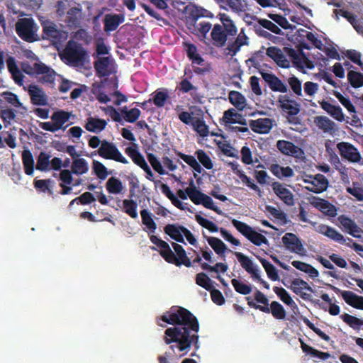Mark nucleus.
Returning a JSON list of instances; mask_svg holds the SVG:
<instances>
[{"label": "nucleus", "instance_id": "1", "mask_svg": "<svg viewBox=\"0 0 363 363\" xmlns=\"http://www.w3.org/2000/svg\"><path fill=\"white\" fill-rule=\"evenodd\" d=\"M160 320L172 325L164 331V341L171 345L170 349H177L179 356L186 355L193 345L195 350L199 348L198 333L199 323L197 318L188 309L182 306H172Z\"/></svg>", "mask_w": 363, "mask_h": 363}, {"label": "nucleus", "instance_id": "2", "mask_svg": "<svg viewBox=\"0 0 363 363\" xmlns=\"http://www.w3.org/2000/svg\"><path fill=\"white\" fill-rule=\"evenodd\" d=\"M60 57L69 66L82 67L89 59V54L82 44L74 40H69L60 55Z\"/></svg>", "mask_w": 363, "mask_h": 363}, {"label": "nucleus", "instance_id": "3", "mask_svg": "<svg viewBox=\"0 0 363 363\" xmlns=\"http://www.w3.org/2000/svg\"><path fill=\"white\" fill-rule=\"evenodd\" d=\"M38 26L33 18H23L16 23V32L24 41L33 43L37 40Z\"/></svg>", "mask_w": 363, "mask_h": 363}, {"label": "nucleus", "instance_id": "4", "mask_svg": "<svg viewBox=\"0 0 363 363\" xmlns=\"http://www.w3.org/2000/svg\"><path fill=\"white\" fill-rule=\"evenodd\" d=\"M233 225L244 235L248 240L256 246H260L262 244H267L268 240L263 235L256 232L251 226L247 223L233 219Z\"/></svg>", "mask_w": 363, "mask_h": 363}, {"label": "nucleus", "instance_id": "5", "mask_svg": "<svg viewBox=\"0 0 363 363\" xmlns=\"http://www.w3.org/2000/svg\"><path fill=\"white\" fill-rule=\"evenodd\" d=\"M99 154L100 157L106 160H111L122 164H128V161L123 156L116 145L106 140H102L101 145L97 151L92 152V155Z\"/></svg>", "mask_w": 363, "mask_h": 363}, {"label": "nucleus", "instance_id": "6", "mask_svg": "<svg viewBox=\"0 0 363 363\" xmlns=\"http://www.w3.org/2000/svg\"><path fill=\"white\" fill-rule=\"evenodd\" d=\"M317 231L319 233L324 235L325 236H326V237L329 238L330 239H331L335 242H337L339 243L343 244L346 241V239L344 238V236L340 233H339L335 228H333L329 225H327L325 224H320L318 226ZM347 240H349L350 242H352V245H350L349 244H347V245L349 247H352L354 250H355L357 252H363V246L362 245H361L355 242H353V240L351 238H347ZM359 255L362 257H363V253L362 254L359 253Z\"/></svg>", "mask_w": 363, "mask_h": 363}, {"label": "nucleus", "instance_id": "7", "mask_svg": "<svg viewBox=\"0 0 363 363\" xmlns=\"http://www.w3.org/2000/svg\"><path fill=\"white\" fill-rule=\"evenodd\" d=\"M192 112L182 111L178 115L179 119L186 125H190L193 129L202 138L209 134L208 126L202 117H194Z\"/></svg>", "mask_w": 363, "mask_h": 363}, {"label": "nucleus", "instance_id": "8", "mask_svg": "<svg viewBox=\"0 0 363 363\" xmlns=\"http://www.w3.org/2000/svg\"><path fill=\"white\" fill-rule=\"evenodd\" d=\"M43 38L47 39L53 43H61L67 38V33L59 29L57 26L50 21H47L42 23Z\"/></svg>", "mask_w": 363, "mask_h": 363}, {"label": "nucleus", "instance_id": "9", "mask_svg": "<svg viewBox=\"0 0 363 363\" xmlns=\"http://www.w3.org/2000/svg\"><path fill=\"white\" fill-rule=\"evenodd\" d=\"M303 181L308 184L306 186V189L309 191L316 194L325 191L328 186V180L321 174H318L314 177L311 175L306 176Z\"/></svg>", "mask_w": 363, "mask_h": 363}, {"label": "nucleus", "instance_id": "10", "mask_svg": "<svg viewBox=\"0 0 363 363\" xmlns=\"http://www.w3.org/2000/svg\"><path fill=\"white\" fill-rule=\"evenodd\" d=\"M185 10L186 13V26L189 29H192L194 31L196 30V23H197V20L207 16V13L208 12L206 9L195 4L188 5Z\"/></svg>", "mask_w": 363, "mask_h": 363}, {"label": "nucleus", "instance_id": "11", "mask_svg": "<svg viewBox=\"0 0 363 363\" xmlns=\"http://www.w3.org/2000/svg\"><path fill=\"white\" fill-rule=\"evenodd\" d=\"M339 153L342 159L350 162H359L361 160V155L353 145L347 142H340L337 145Z\"/></svg>", "mask_w": 363, "mask_h": 363}, {"label": "nucleus", "instance_id": "12", "mask_svg": "<svg viewBox=\"0 0 363 363\" xmlns=\"http://www.w3.org/2000/svg\"><path fill=\"white\" fill-rule=\"evenodd\" d=\"M82 18V8L80 4L75 3L74 6L67 11L64 22L69 28L76 29L81 26Z\"/></svg>", "mask_w": 363, "mask_h": 363}, {"label": "nucleus", "instance_id": "13", "mask_svg": "<svg viewBox=\"0 0 363 363\" xmlns=\"http://www.w3.org/2000/svg\"><path fill=\"white\" fill-rule=\"evenodd\" d=\"M284 246L291 252L303 255L305 249L299 238L292 233H286L282 238Z\"/></svg>", "mask_w": 363, "mask_h": 363}, {"label": "nucleus", "instance_id": "14", "mask_svg": "<svg viewBox=\"0 0 363 363\" xmlns=\"http://www.w3.org/2000/svg\"><path fill=\"white\" fill-rule=\"evenodd\" d=\"M332 288L335 292L341 294L347 304L354 308L363 310V296H358L350 291H341L335 286H332Z\"/></svg>", "mask_w": 363, "mask_h": 363}, {"label": "nucleus", "instance_id": "15", "mask_svg": "<svg viewBox=\"0 0 363 363\" xmlns=\"http://www.w3.org/2000/svg\"><path fill=\"white\" fill-rule=\"evenodd\" d=\"M260 74L272 91L281 93L288 91L287 86L275 74L264 72H260Z\"/></svg>", "mask_w": 363, "mask_h": 363}, {"label": "nucleus", "instance_id": "16", "mask_svg": "<svg viewBox=\"0 0 363 363\" xmlns=\"http://www.w3.org/2000/svg\"><path fill=\"white\" fill-rule=\"evenodd\" d=\"M311 204L328 216L335 217L337 215V208L324 199L313 197Z\"/></svg>", "mask_w": 363, "mask_h": 363}, {"label": "nucleus", "instance_id": "17", "mask_svg": "<svg viewBox=\"0 0 363 363\" xmlns=\"http://www.w3.org/2000/svg\"><path fill=\"white\" fill-rule=\"evenodd\" d=\"M272 189L274 194L281 199L286 205L289 206H294V198L290 190L286 188L282 184L275 182L272 184Z\"/></svg>", "mask_w": 363, "mask_h": 363}, {"label": "nucleus", "instance_id": "18", "mask_svg": "<svg viewBox=\"0 0 363 363\" xmlns=\"http://www.w3.org/2000/svg\"><path fill=\"white\" fill-rule=\"evenodd\" d=\"M28 92L30 97L31 103L35 106H46L48 97L43 89L38 85L30 84L28 87Z\"/></svg>", "mask_w": 363, "mask_h": 363}, {"label": "nucleus", "instance_id": "19", "mask_svg": "<svg viewBox=\"0 0 363 363\" xmlns=\"http://www.w3.org/2000/svg\"><path fill=\"white\" fill-rule=\"evenodd\" d=\"M235 255L239 261L242 267L250 274L252 278H259V269L257 265H255L249 257L243 255L241 252H235Z\"/></svg>", "mask_w": 363, "mask_h": 363}, {"label": "nucleus", "instance_id": "20", "mask_svg": "<svg viewBox=\"0 0 363 363\" xmlns=\"http://www.w3.org/2000/svg\"><path fill=\"white\" fill-rule=\"evenodd\" d=\"M277 149L284 155L298 157L303 153L302 150L292 142L279 140L277 143Z\"/></svg>", "mask_w": 363, "mask_h": 363}, {"label": "nucleus", "instance_id": "21", "mask_svg": "<svg viewBox=\"0 0 363 363\" xmlns=\"http://www.w3.org/2000/svg\"><path fill=\"white\" fill-rule=\"evenodd\" d=\"M249 125L252 131L260 134H266L272 128V120L268 118L251 120Z\"/></svg>", "mask_w": 363, "mask_h": 363}, {"label": "nucleus", "instance_id": "22", "mask_svg": "<svg viewBox=\"0 0 363 363\" xmlns=\"http://www.w3.org/2000/svg\"><path fill=\"white\" fill-rule=\"evenodd\" d=\"M313 122L325 133L333 135L337 130L335 123L325 116H315Z\"/></svg>", "mask_w": 363, "mask_h": 363}, {"label": "nucleus", "instance_id": "23", "mask_svg": "<svg viewBox=\"0 0 363 363\" xmlns=\"http://www.w3.org/2000/svg\"><path fill=\"white\" fill-rule=\"evenodd\" d=\"M278 101L280 103V107L286 111L289 116H296L300 111L299 105L287 95H280Z\"/></svg>", "mask_w": 363, "mask_h": 363}, {"label": "nucleus", "instance_id": "24", "mask_svg": "<svg viewBox=\"0 0 363 363\" xmlns=\"http://www.w3.org/2000/svg\"><path fill=\"white\" fill-rule=\"evenodd\" d=\"M182 45L188 58L191 61L192 64L203 65L204 59L198 53L196 46L187 41H184Z\"/></svg>", "mask_w": 363, "mask_h": 363}, {"label": "nucleus", "instance_id": "25", "mask_svg": "<svg viewBox=\"0 0 363 363\" xmlns=\"http://www.w3.org/2000/svg\"><path fill=\"white\" fill-rule=\"evenodd\" d=\"M267 55L272 58L278 66L286 68L289 67V61L281 49L275 46L269 47L267 49Z\"/></svg>", "mask_w": 363, "mask_h": 363}, {"label": "nucleus", "instance_id": "26", "mask_svg": "<svg viewBox=\"0 0 363 363\" xmlns=\"http://www.w3.org/2000/svg\"><path fill=\"white\" fill-rule=\"evenodd\" d=\"M106 120L89 116L86 118L84 127L87 131L99 133L106 128Z\"/></svg>", "mask_w": 363, "mask_h": 363}, {"label": "nucleus", "instance_id": "27", "mask_svg": "<svg viewBox=\"0 0 363 363\" xmlns=\"http://www.w3.org/2000/svg\"><path fill=\"white\" fill-rule=\"evenodd\" d=\"M36 69L38 74L43 75L38 80L40 82L52 84L55 82L56 72L45 64H37Z\"/></svg>", "mask_w": 363, "mask_h": 363}, {"label": "nucleus", "instance_id": "28", "mask_svg": "<svg viewBox=\"0 0 363 363\" xmlns=\"http://www.w3.org/2000/svg\"><path fill=\"white\" fill-rule=\"evenodd\" d=\"M320 107L326 111L330 116L337 121L342 122L345 120V116L342 109L340 106H335L328 101L323 100L319 101Z\"/></svg>", "mask_w": 363, "mask_h": 363}, {"label": "nucleus", "instance_id": "29", "mask_svg": "<svg viewBox=\"0 0 363 363\" xmlns=\"http://www.w3.org/2000/svg\"><path fill=\"white\" fill-rule=\"evenodd\" d=\"M337 220L345 231H347L350 235L354 238H359V235H357V233L360 232V228L354 220L345 215L340 216Z\"/></svg>", "mask_w": 363, "mask_h": 363}, {"label": "nucleus", "instance_id": "30", "mask_svg": "<svg viewBox=\"0 0 363 363\" xmlns=\"http://www.w3.org/2000/svg\"><path fill=\"white\" fill-rule=\"evenodd\" d=\"M124 16L121 14H107L104 17V24L106 32H111L117 29L120 24L124 21Z\"/></svg>", "mask_w": 363, "mask_h": 363}, {"label": "nucleus", "instance_id": "31", "mask_svg": "<svg viewBox=\"0 0 363 363\" xmlns=\"http://www.w3.org/2000/svg\"><path fill=\"white\" fill-rule=\"evenodd\" d=\"M203 236L206 239L208 245L212 247L215 252L223 259H225V252L227 250L226 245L219 238L216 237L207 236L203 233Z\"/></svg>", "mask_w": 363, "mask_h": 363}, {"label": "nucleus", "instance_id": "32", "mask_svg": "<svg viewBox=\"0 0 363 363\" xmlns=\"http://www.w3.org/2000/svg\"><path fill=\"white\" fill-rule=\"evenodd\" d=\"M183 228H185V227L177 224H167L164 226V231L172 239L178 242L185 244L183 233L182 231Z\"/></svg>", "mask_w": 363, "mask_h": 363}, {"label": "nucleus", "instance_id": "33", "mask_svg": "<svg viewBox=\"0 0 363 363\" xmlns=\"http://www.w3.org/2000/svg\"><path fill=\"white\" fill-rule=\"evenodd\" d=\"M211 35L216 46L223 47L225 45L228 35L223 29L221 25L216 24L212 29Z\"/></svg>", "mask_w": 363, "mask_h": 363}, {"label": "nucleus", "instance_id": "34", "mask_svg": "<svg viewBox=\"0 0 363 363\" xmlns=\"http://www.w3.org/2000/svg\"><path fill=\"white\" fill-rule=\"evenodd\" d=\"M172 247L177 254V257L178 262H176V266L179 267L182 264H184L186 267H191L192 266L191 262L189 258L187 257L185 250L183 247L177 243L172 242Z\"/></svg>", "mask_w": 363, "mask_h": 363}, {"label": "nucleus", "instance_id": "35", "mask_svg": "<svg viewBox=\"0 0 363 363\" xmlns=\"http://www.w3.org/2000/svg\"><path fill=\"white\" fill-rule=\"evenodd\" d=\"M125 152L131 158L133 162L140 168L147 164L144 157L139 152L136 144L133 143L132 146L126 147Z\"/></svg>", "mask_w": 363, "mask_h": 363}, {"label": "nucleus", "instance_id": "36", "mask_svg": "<svg viewBox=\"0 0 363 363\" xmlns=\"http://www.w3.org/2000/svg\"><path fill=\"white\" fill-rule=\"evenodd\" d=\"M289 288L294 293L299 295L302 299L311 301L315 306H318V307L323 311L327 310V306L323 303H321L319 299L312 300L311 294L303 292V289L300 288L299 285H294L293 281H291V284Z\"/></svg>", "mask_w": 363, "mask_h": 363}, {"label": "nucleus", "instance_id": "37", "mask_svg": "<svg viewBox=\"0 0 363 363\" xmlns=\"http://www.w3.org/2000/svg\"><path fill=\"white\" fill-rule=\"evenodd\" d=\"M109 63L110 60L108 57H100L94 62V66L98 77H104L110 74V72L108 70Z\"/></svg>", "mask_w": 363, "mask_h": 363}, {"label": "nucleus", "instance_id": "38", "mask_svg": "<svg viewBox=\"0 0 363 363\" xmlns=\"http://www.w3.org/2000/svg\"><path fill=\"white\" fill-rule=\"evenodd\" d=\"M271 172L279 179L291 177L294 172L290 167H281L278 164H272L269 168Z\"/></svg>", "mask_w": 363, "mask_h": 363}, {"label": "nucleus", "instance_id": "39", "mask_svg": "<svg viewBox=\"0 0 363 363\" xmlns=\"http://www.w3.org/2000/svg\"><path fill=\"white\" fill-rule=\"evenodd\" d=\"M22 162L24 172L27 175H32L34 172V159L29 150H24L22 152Z\"/></svg>", "mask_w": 363, "mask_h": 363}, {"label": "nucleus", "instance_id": "40", "mask_svg": "<svg viewBox=\"0 0 363 363\" xmlns=\"http://www.w3.org/2000/svg\"><path fill=\"white\" fill-rule=\"evenodd\" d=\"M228 99L230 102L239 111H242L246 106V99L239 91H230Z\"/></svg>", "mask_w": 363, "mask_h": 363}, {"label": "nucleus", "instance_id": "41", "mask_svg": "<svg viewBox=\"0 0 363 363\" xmlns=\"http://www.w3.org/2000/svg\"><path fill=\"white\" fill-rule=\"evenodd\" d=\"M186 191L189 199L194 204L201 205V203H202L203 201V197L204 196V194L197 189L192 179L189 183V186L186 189Z\"/></svg>", "mask_w": 363, "mask_h": 363}, {"label": "nucleus", "instance_id": "42", "mask_svg": "<svg viewBox=\"0 0 363 363\" xmlns=\"http://www.w3.org/2000/svg\"><path fill=\"white\" fill-rule=\"evenodd\" d=\"M291 264L296 269L308 274L312 279H315L319 275L318 271L308 263L298 260H294L291 262Z\"/></svg>", "mask_w": 363, "mask_h": 363}, {"label": "nucleus", "instance_id": "43", "mask_svg": "<svg viewBox=\"0 0 363 363\" xmlns=\"http://www.w3.org/2000/svg\"><path fill=\"white\" fill-rule=\"evenodd\" d=\"M218 16L225 33L230 36H235L238 29L230 18L225 13H219Z\"/></svg>", "mask_w": 363, "mask_h": 363}, {"label": "nucleus", "instance_id": "44", "mask_svg": "<svg viewBox=\"0 0 363 363\" xmlns=\"http://www.w3.org/2000/svg\"><path fill=\"white\" fill-rule=\"evenodd\" d=\"M70 116L71 113L69 112L61 110L54 112L51 119L59 127L60 130L62 129L65 130L67 126L63 127V125L69 121Z\"/></svg>", "mask_w": 363, "mask_h": 363}, {"label": "nucleus", "instance_id": "45", "mask_svg": "<svg viewBox=\"0 0 363 363\" xmlns=\"http://www.w3.org/2000/svg\"><path fill=\"white\" fill-rule=\"evenodd\" d=\"M301 342V347L303 352L306 354H310L313 357H318V359L325 360L330 357V354L328 352H325L322 351H319L313 347L306 345L301 339H299Z\"/></svg>", "mask_w": 363, "mask_h": 363}, {"label": "nucleus", "instance_id": "46", "mask_svg": "<svg viewBox=\"0 0 363 363\" xmlns=\"http://www.w3.org/2000/svg\"><path fill=\"white\" fill-rule=\"evenodd\" d=\"M75 3L76 2L69 0L57 1L55 6L57 16L59 18L65 16L67 14V11H69L70 8L74 6Z\"/></svg>", "mask_w": 363, "mask_h": 363}, {"label": "nucleus", "instance_id": "47", "mask_svg": "<svg viewBox=\"0 0 363 363\" xmlns=\"http://www.w3.org/2000/svg\"><path fill=\"white\" fill-rule=\"evenodd\" d=\"M258 259L265 269L268 278L274 281L279 280V277L276 267L269 261L262 257H258Z\"/></svg>", "mask_w": 363, "mask_h": 363}, {"label": "nucleus", "instance_id": "48", "mask_svg": "<svg viewBox=\"0 0 363 363\" xmlns=\"http://www.w3.org/2000/svg\"><path fill=\"white\" fill-rule=\"evenodd\" d=\"M106 188L109 194H118L122 191L123 187L119 179L111 177L108 179L106 184Z\"/></svg>", "mask_w": 363, "mask_h": 363}, {"label": "nucleus", "instance_id": "49", "mask_svg": "<svg viewBox=\"0 0 363 363\" xmlns=\"http://www.w3.org/2000/svg\"><path fill=\"white\" fill-rule=\"evenodd\" d=\"M88 163L85 159L78 158L72 162V172L77 175H81L88 172Z\"/></svg>", "mask_w": 363, "mask_h": 363}, {"label": "nucleus", "instance_id": "50", "mask_svg": "<svg viewBox=\"0 0 363 363\" xmlns=\"http://www.w3.org/2000/svg\"><path fill=\"white\" fill-rule=\"evenodd\" d=\"M137 202L133 199H124L123 201V211L132 218H138Z\"/></svg>", "mask_w": 363, "mask_h": 363}, {"label": "nucleus", "instance_id": "51", "mask_svg": "<svg viewBox=\"0 0 363 363\" xmlns=\"http://www.w3.org/2000/svg\"><path fill=\"white\" fill-rule=\"evenodd\" d=\"M50 155L45 152H40L37 157L36 169L41 172L50 170Z\"/></svg>", "mask_w": 363, "mask_h": 363}, {"label": "nucleus", "instance_id": "52", "mask_svg": "<svg viewBox=\"0 0 363 363\" xmlns=\"http://www.w3.org/2000/svg\"><path fill=\"white\" fill-rule=\"evenodd\" d=\"M269 313H271L274 318L279 320H283L286 318V311L283 306L277 301H272L270 304Z\"/></svg>", "mask_w": 363, "mask_h": 363}, {"label": "nucleus", "instance_id": "53", "mask_svg": "<svg viewBox=\"0 0 363 363\" xmlns=\"http://www.w3.org/2000/svg\"><path fill=\"white\" fill-rule=\"evenodd\" d=\"M340 318L354 330H359L363 325V319H359L348 313L341 315Z\"/></svg>", "mask_w": 363, "mask_h": 363}, {"label": "nucleus", "instance_id": "54", "mask_svg": "<svg viewBox=\"0 0 363 363\" xmlns=\"http://www.w3.org/2000/svg\"><path fill=\"white\" fill-rule=\"evenodd\" d=\"M347 80L354 88H359L363 86V74L353 70L347 73Z\"/></svg>", "mask_w": 363, "mask_h": 363}, {"label": "nucleus", "instance_id": "55", "mask_svg": "<svg viewBox=\"0 0 363 363\" xmlns=\"http://www.w3.org/2000/svg\"><path fill=\"white\" fill-rule=\"evenodd\" d=\"M196 283L207 291H211L213 288L214 281H212L205 273L200 272L196 276Z\"/></svg>", "mask_w": 363, "mask_h": 363}, {"label": "nucleus", "instance_id": "56", "mask_svg": "<svg viewBox=\"0 0 363 363\" xmlns=\"http://www.w3.org/2000/svg\"><path fill=\"white\" fill-rule=\"evenodd\" d=\"M140 215L143 224H144L151 233H154L157 228V224L152 219V214L147 209H143L140 211Z\"/></svg>", "mask_w": 363, "mask_h": 363}, {"label": "nucleus", "instance_id": "57", "mask_svg": "<svg viewBox=\"0 0 363 363\" xmlns=\"http://www.w3.org/2000/svg\"><path fill=\"white\" fill-rule=\"evenodd\" d=\"M16 111L13 108H4L1 106L0 111V118L2 119L5 127H8L11 124V122L15 120L16 115Z\"/></svg>", "mask_w": 363, "mask_h": 363}, {"label": "nucleus", "instance_id": "58", "mask_svg": "<svg viewBox=\"0 0 363 363\" xmlns=\"http://www.w3.org/2000/svg\"><path fill=\"white\" fill-rule=\"evenodd\" d=\"M178 156L187 164H189L194 169V171L199 174L201 173L203 169L194 156L186 155L182 152H179Z\"/></svg>", "mask_w": 363, "mask_h": 363}, {"label": "nucleus", "instance_id": "59", "mask_svg": "<svg viewBox=\"0 0 363 363\" xmlns=\"http://www.w3.org/2000/svg\"><path fill=\"white\" fill-rule=\"evenodd\" d=\"M273 291L279 296V298L287 306H293L294 305H295V302L293 301L287 291L284 288L274 286Z\"/></svg>", "mask_w": 363, "mask_h": 363}, {"label": "nucleus", "instance_id": "60", "mask_svg": "<svg viewBox=\"0 0 363 363\" xmlns=\"http://www.w3.org/2000/svg\"><path fill=\"white\" fill-rule=\"evenodd\" d=\"M102 87V84L94 83L93 84L91 92L100 103L106 104L109 102L111 99L107 94L101 91Z\"/></svg>", "mask_w": 363, "mask_h": 363}, {"label": "nucleus", "instance_id": "61", "mask_svg": "<svg viewBox=\"0 0 363 363\" xmlns=\"http://www.w3.org/2000/svg\"><path fill=\"white\" fill-rule=\"evenodd\" d=\"M0 96L3 97L7 103L15 108H20L23 106V104L19 100L18 96L13 92L6 91L1 93Z\"/></svg>", "mask_w": 363, "mask_h": 363}, {"label": "nucleus", "instance_id": "62", "mask_svg": "<svg viewBox=\"0 0 363 363\" xmlns=\"http://www.w3.org/2000/svg\"><path fill=\"white\" fill-rule=\"evenodd\" d=\"M165 245L166 247L161 248L160 255L167 262L176 265V262H178L177 256L171 250L168 243Z\"/></svg>", "mask_w": 363, "mask_h": 363}, {"label": "nucleus", "instance_id": "63", "mask_svg": "<svg viewBox=\"0 0 363 363\" xmlns=\"http://www.w3.org/2000/svg\"><path fill=\"white\" fill-rule=\"evenodd\" d=\"M195 219L201 226L206 228L211 233H216L219 230L218 227L213 221L202 217L201 215L196 214Z\"/></svg>", "mask_w": 363, "mask_h": 363}, {"label": "nucleus", "instance_id": "64", "mask_svg": "<svg viewBox=\"0 0 363 363\" xmlns=\"http://www.w3.org/2000/svg\"><path fill=\"white\" fill-rule=\"evenodd\" d=\"M195 155H196L199 162L207 169H211L213 167V164L211 157L208 154L203 150H198L196 151Z\"/></svg>", "mask_w": 363, "mask_h": 363}]
</instances>
